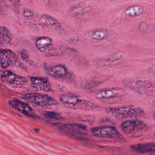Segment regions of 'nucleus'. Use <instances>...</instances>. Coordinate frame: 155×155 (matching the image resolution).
<instances>
[{"label":"nucleus","instance_id":"4c0bfd02","mask_svg":"<svg viewBox=\"0 0 155 155\" xmlns=\"http://www.w3.org/2000/svg\"><path fill=\"white\" fill-rule=\"evenodd\" d=\"M30 78L31 80V81H35L36 80L40 81L41 82L43 80V77H29Z\"/></svg>","mask_w":155,"mask_h":155},{"label":"nucleus","instance_id":"20e7f679","mask_svg":"<svg viewBox=\"0 0 155 155\" xmlns=\"http://www.w3.org/2000/svg\"><path fill=\"white\" fill-rule=\"evenodd\" d=\"M81 87L83 89L88 90L91 92L95 93L97 98L99 99L113 98L116 95V94L111 89L99 90L96 85L94 86L92 84L88 83L82 82L81 83Z\"/></svg>","mask_w":155,"mask_h":155},{"label":"nucleus","instance_id":"ddd939ff","mask_svg":"<svg viewBox=\"0 0 155 155\" xmlns=\"http://www.w3.org/2000/svg\"><path fill=\"white\" fill-rule=\"evenodd\" d=\"M143 127H123L122 128V130L129 137L133 136V133L134 130L137 127L139 130H141L143 129Z\"/></svg>","mask_w":155,"mask_h":155},{"label":"nucleus","instance_id":"0eeeda50","mask_svg":"<svg viewBox=\"0 0 155 155\" xmlns=\"http://www.w3.org/2000/svg\"><path fill=\"white\" fill-rule=\"evenodd\" d=\"M63 96V99L61 97H60V101L64 103H67L68 104H72L74 106H75V104L81 103L83 101L81 99H78L76 96L70 93L66 94Z\"/></svg>","mask_w":155,"mask_h":155},{"label":"nucleus","instance_id":"4d7b16f0","mask_svg":"<svg viewBox=\"0 0 155 155\" xmlns=\"http://www.w3.org/2000/svg\"><path fill=\"white\" fill-rule=\"evenodd\" d=\"M36 94H37V97L38 100H40L41 98L42 95L41 94L36 93Z\"/></svg>","mask_w":155,"mask_h":155},{"label":"nucleus","instance_id":"5fc2aeb1","mask_svg":"<svg viewBox=\"0 0 155 155\" xmlns=\"http://www.w3.org/2000/svg\"><path fill=\"white\" fill-rule=\"evenodd\" d=\"M21 80L23 83H25L26 84L28 82L27 80L24 77H22L21 78Z\"/></svg>","mask_w":155,"mask_h":155},{"label":"nucleus","instance_id":"69168bd1","mask_svg":"<svg viewBox=\"0 0 155 155\" xmlns=\"http://www.w3.org/2000/svg\"><path fill=\"white\" fill-rule=\"evenodd\" d=\"M0 78H1L2 79H3L4 78L6 77V74H0Z\"/></svg>","mask_w":155,"mask_h":155},{"label":"nucleus","instance_id":"72a5a7b5","mask_svg":"<svg viewBox=\"0 0 155 155\" xmlns=\"http://www.w3.org/2000/svg\"><path fill=\"white\" fill-rule=\"evenodd\" d=\"M59 126H86V125L80 123H72L66 124H64L62 125H60Z\"/></svg>","mask_w":155,"mask_h":155},{"label":"nucleus","instance_id":"9b49d317","mask_svg":"<svg viewBox=\"0 0 155 155\" xmlns=\"http://www.w3.org/2000/svg\"><path fill=\"white\" fill-rule=\"evenodd\" d=\"M92 35L94 39L102 40L107 37L108 33L106 30H97L93 32Z\"/></svg>","mask_w":155,"mask_h":155},{"label":"nucleus","instance_id":"3c124183","mask_svg":"<svg viewBox=\"0 0 155 155\" xmlns=\"http://www.w3.org/2000/svg\"><path fill=\"white\" fill-rule=\"evenodd\" d=\"M7 72V73L6 75L7 76H10L11 75H12L13 74V71H12L10 70H6Z\"/></svg>","mask_w":155,"mask_h":155},{"label":"nucleus","instance_id":"58836bf2","mask_svg":"<svg viewBox=\"0 0 155 155\" xmlns=\"http://www.w3.org/2000/svg\"><path fill=\"white\" fill-rule=\"evenodd\" d=\"M29 117H31L33 119L38 120H40L41 117L38 115H37L36 114L34 113L32 114H30Z\"/></svg>","mask_w":155,"mask_h":155},{"label":"nucleus","instance_id":"473e14b6","mask_svg":"<svg viewBox=\"0 0 155 155\" xmlns=\"http://www.w3.org/2000/svg\"><path fill=\"white\" fill-rule=\"evenodd\" d=\"M2 60L0 59V64H1V67L2 69H5L7 68L8 67L10 66L9 63L5 62L4 61H2Z\"/></svg>","mask_w":155,"mask_h":155},{"label":"nucleus","instance_id":"a19ab883","mask_svg":"<svg viewBox=\"0 0 155 155\" xmlns=\"http://www.w3.org/2000/svg\"><path fill=\"white\" fill-rule=\"evenodd\" d=\"M44 68L47 70H48V71H51L50 70V68L51 67H53L54 66H49L48 64L47 63L44 62Z\"/></svg>","mask_w":155,"mask_h":155},{"label":"nucleus","instance_id":"c03bdc74","mask_svg":"<svg viewBox=\"0 0 155 155\" xmlns=\"http://www.w3.org/2000/svg\"><path fill=\"white\" fill-rule=\"evenodd\" d=\"M32 94V93L31 92L30 93H25V98H26V100L28 99H32V97L31 96V95Z\"/></svg>","mask_w":155,"mask_h":155},{"label":"nucleus","instance_id":"423d86ee","mask_svg":"<svg viewBox=\"0 0 155 155\" xmlns=\"http://www.w3.org/2000/svg\"><path fill=\"white\" fill-rule=\"evenodd\" d=\"M134 150L141 152H155V143H147L144 145L139 144L132 146Z\"/></svg>","mask_w":155,"mask_h":155},{"label":"nucleus","instance_id":"e2e57ef3","mask_svg":"<svg viewBox=\"0 0 155 155\" xmlns=\"http://www.w3.org/2000/svg\"><path fill=\"white\" fill-rule=\"evenodd\" d=\"M34 129L35 131V132L36 133H38L39 132L40 129L38 128H34Z\"/></svg>","mask_w":155,"mask_h":155},{"label":"nucleus","instance_id":"f704fd0d","mask_svg":"<svg viewBox=\"0 0 155 155\" xmlns=\"http://www.w3.org/2000/svg\"><path fill=\"white\" fill-rule=\"evenodd\" d=\"M83 82H85L86 83H89V84H92L94 86L95 85L97 86V88H98V89L99 90H100V89H99V86L98 85H97V84H98V85L99 84V85H100V84L102 83L103 82L102 81H99L98 82V81L96 80L95 81H93V84H91V83H89L88 82H86V81H82V82L81 83H81Z\"/></svg>","mask_w":155,"mask_h":155},{"label":"nucleus","instance_id":"a878e982","mask_svg":"<svg viewBox=\"0 0 155 155\" xmlns=\"http://www.w3.org/2000/svg\"><path fill=\"white\" fill-rule=\"evenodd\" d=\"M68 41L71 45L75 46L79 45L80 44L81 41L77 38H73L68 40Z\"/></svg>","mask_w":155,"mask_h":155},{"label":"nucleus","instance_id":"2eb2a0df","mask_svg":"<svg viewBox=\"0 0 155 155\" xmlns=\"http://www.w3.org/2000/svg\"><path fill=\"white\" fill-rule=\"evenodd\" d=\"M120 110V109H117L115 107H109L105 109V111L107 113L110 115H114L118 118H119L120 116V113L118 110Z\"/></svg>","mask_w":155,"mask_h":155},{"label":"nucleus","instance_id":"680f3d73","mask_svg":"<svg viewBox=\"0 0 155 155\" xmlns=\"http://www.w3.org/2000/svg\"><path fill=\"white\" fill-rule=\"evenodd\" d=\"M35 106H41V105H40V102L39 101H37V102H35Z\"/></svg>","mask_w":155,"mask_h":155},{"label":"nucleus","instance_id":"f8f14e48","mask_svg":"<svg viewBox=\"0 0 155 155\" xmlns=\"http://www.w3.org/2000/svg\"><path fill=\"white\" fill-rule=\"evenodd\" d=\"M143 125V126H146V124L143 123L142 120L139 119H136L133 121L131 120L125 121L124 122H122L121 125L119 126H138V125Z\"/></svg>","mask_w":155,"mask_h":155},{"label":"nucleus","instance_id":"0e129e2a","mask_svg":"<svg viewBox=\"0 0 155 155\" xmlns=\"http://www.w3.org/2000/svg\"><path fill=\"white\" fill-rule=\"evenodd\" d=\"M38 84H37L36 85H35V86L34 85L32 86V87L35 88L36 89V91H38V88L37 87V86H38Z\"/></svg>","mask_w":155,"mask_h":155},{"label":"nucleus","instance_id":"4be33fe9","mask_svg":"<svg viewBox=\"0 0 155 155\" xmlns=\"http://www.w3.org/2000/svg\"><path fill=\"white\" fill-rule=\"evenodd\" d=\"M38 40H41L45 43V46L50 45V44L52 41V39L46 36H42L39 37Z\"/></svg>","mask_w":155,"mask_h":155},{"label":"nucleus","instance_id":"13d9d810","mask_svg":"<svg viewBox=\"0 0 155 155\" xmlns=\"http://www.w3.org/2000/svg\"><path fill=\"white\" fill-rule=\"evenodd\" d=\"M25 54H24L23 51H22L21 52V57L23 59H26V58H28V57L27 55H25V56L24 55Z\"/></svg>","mask_w":155,"mask_h":155},{"label":"nucleus","instance_id":"6ab92c4d","mask_svg":"<svg viewBox=\"0 0 155 155\" xmlns=\"http://www.w3.org/2000/svg\"><path fill=\"white\" fill-rule=\"evenodd\" d=\"M1 57H0V59L2 60V61H4L5 62L9 63V62L10 63H12V62L13 61V60H11V57L9 54H8V53H4L3 54L1 53Z\"/></svg>","mask_w":155,"mask_h":155},{"label":"nucleus","instance_id":"f257e3e1","mask_svg":"<svg viewBox=\"0 0 155 155\" xmlns=\"http://www.w3.org/2000/svg\"><path fill=\"white\" fill-rule=\"evenodd\" d=\"M59 131L77 140L88 141L89 139L86 135L88 132L87 127H56Z\"/></svg>","mask_w":155,"mask_h":155},{"label":"nucleus","instance_id":"bb28decb","mask_svg":"<svg viewBox=\"0 0 155 155\" xmlns=\"http://www.w3.org/2000/svg\"><path fill=\"white\" fill-rule=\"evenodd\" d=\"M12 101L14 103L15 105L12 104L11 107L14 108H16V107H19L21 102V101L15 97L12 99Z\"/></svg>","mask_w":155,"mask_h":155},{"label":"nucleus","instance_id":"6e6552de","mask_svg":"<svg viewBox=\"0 0 155 155\" xmlns=\"http://www.w3.org/2000/svg\"><path fill=\"white\" fill-rule=\"evenodd\" d=\"M61 114V113L57 112L48 111L45 114L46 117L48 118H52L53 120L48 119L47 120V122L53 125H55L60 124V123L59 121H57L55 120H59L63 118L62 117H60Z\"/></svg>","mask_w":155,"mask_h":155},{"label":"nucleus","instance_id":"f03ea898","mask_svg":"<svg viewBox=\"0 0 155 155\" xmlns=\"http://www.w3.org/2000/svg\"><path fill=\"white\" fill-rule=\"evenodd\" d=\"M123 85L134 90L139 94L144 93L147 88L152 85L149 81H143L140 78L132 79L125 78L122 80Z\"/></svg>","mask_w":155,"mask_h":155},{"label":"nucleus","instance_id":"5701e85b","mask_svg":"<svg viewBox=\"0 0 155 155\" xmlns=\"http://www.w3.org/2000/svg\"><path fill=\"white\" fill-rule=\"evenodd\" d=\"M101 127H93L91 129V132L94 136H98L101 133Z\"/></svg>","mask_w":155,"mask_h":155},{"label":"nucleus","instance_id":"6e6d98bb","mask_svg":"<svg viewBox=\"0 0 155 155\" xmlns=\"http://www.w3.org/2000/svg\"><path fill=\"white\" fill-rule=\"evenodd\" d=\"M22 114L27 117H29L30 114L29 113V112H28V111L26 110H24Z\"/></svg>","mask_w":155,"mask_h":155},{"label":"nucleus","instance_id":"7c9ffc66","mask_svg":"<svg viewBox=\"0 0 155 155\" xmlns=\"http://www.w3.org/2000/svg\"><path fill=\"white\" fill-rule=\"evenodd\" d=\"M78 61L80 64H82L84 65H87L88 63L84 57L82 56L79 57Z\"/></svg>","mask_w":155,"mask_h":155},{"label":"nucleus","instance_id":"bf43d9fd","mask_svg":"<svg viewBox=\"0 0 155 155\" xmlns=\"http://www.w3.org/2000/svg\"><path fill=\"white\" fill-rule=\"evenodd\" d=\"M109 80L111 82H114L116 81V80L115 78L114 77H111L110 78H109Z\"/></svg>","mask_w":155,"mask_h":155},{"label":"nucleus","instance_id":"c756f323","mask_svg":"<svg viewBox=\"0 0 155 155\" xmlns=\"http://www.w3.org/2000/svg\"><path fill=\"white\" fill-rule=\"evenodd\" d=\"M81 100L83 101L81 102V103H78L77 104H75V105H78V106H79L80 105H81V106H79V107L81 108V106H82V104H85V106H86L87 107H91V108L92 106L93 105L92 103L89 101L87 102L86 101H84V100Z\"/></svg>","mask_w":155,"mask_h":155},{"label":"nucleus","instance_id":"1a4fd4ad","mask_svg":"<svg viewBox=\"0 0 155 155\" xmlns=\"http://www.w3.org/2000/svg\"><path fill=\"white\" fill-rule=\"evenodd\" d=\"M108 127L109 131V138L112 139L119 140L124 141V139L122 135L120 134L115 127Z\"/></svg>","mask_w":155,"mask_h":155},{"label":"nucleus","instance_id":"603ef678","mask_svg":"<svg viewBox=\"0 0 155 155\" xmlns=\"http://www.w3.org/2000/svg\"><path fill=\"white\" fill-rule=\"evenodd\" d=\"M53 101L54 102H53L52 103H50V104H49V105H53L56 106H58V105H59V103L58 102L55 101Z\"/></svg>","mask_w":155,"mask_h":155},{"label":"nucleus","instance_id":"a18cd8bd","mask_svg":"<svg viewBox=\"0 0 155 155\" xmlns=\"http://www.w3.org/2000/svg\"><path fill=\"white\" fill-rule=\"evenodd\" d=\"M47 101H48V104L49 105V104H50V102H52L53 101H55V100H53V98L51 97H47V98H46Z\"/></svg>","mask_w":155,"mask_h":155},{"label":"nucleus","instance_id":"412c9836","mask_svg":"<svg viewBox=\"0 0 155 155\" xmlns=\"http://www.w3.org/2000/svg\"><path fill=\"white\" fill-rule=\"evenodd\" d=\"M101 127V132L99 135H101L103 137H106L109 138V131L108 127Z\"/></svg>","mask_w":155,"mask_h":155},{"label":"nucleus","instance_id":"cd10ccee","mask_svg":"<svg viewBox=\"0 0 155 155\" xmlns=\"http://www.w3.org/2000/svg\"><path fill=\"white\" fill-rule=\"evenodd\" d=\"M39 37H35L34 38V40L36 42L35 44L37 47H44L45 46V43L44 44L42 43L43 41L41 40H38Z\"/></svg>","mask_w":155,"mask_h":155},{"label":"nucleus","instance_id":"aec40b11","mask_svg":"<svg viewBox=\"0 0 155 155\" xmlns=\"http://www.w3.org/2000/svg\"><path fill=\"white\" fill-rule=\"evenodd\" d=\"M125 13L127 16L130 17L136 16L134 6L127 9L125 11Z\"/></svg>","mask_w":155,"mask_h":155},{"label":"nucleus","instance_id":"49530a36","mask_svg":"<svg viewBox=\"0 0 155 155\" xmlns=\"http://www.w3.org/2000/svg\"><path fill=\"white\" fill-rule=\"evenodd\" d=\"M42 83H39L38 84V86L39 87L41 90H43L44 91H46V89L45 88V86Z\"/></svg>","mask_w":155,"mask_h":155},{"label":"nucleus","instance_id":"9d476101","mask_svg":"<svg viewBox=\"0 0 155 155\" xmlns=\"http://www.w3.org/2000/svg\"><path fill=\"white\" fill-rule=\"evenodd\" d=\"M42 19L45 21V25H48L49 24L56 25V28H59L61 27V25L57 21V19H54L51 16L47 14H43L41 15Z\"/></svg>","mask_w":155,"mask_h":155},{"label":"nucleus","instance_id":"8fccbe9b","mask_svg":"<svg viewBox=\"0 0 155 155\" xmlns=\"http://www.w3.org/2000/svg\"><path fill=\"white\" fill-rule=\"evenodd\" d=\"M37 48L40 51L42 52H44L45 50L46 47L45 46L44 47H37Z\"/></svg>","mask_w":155,"mask_h":155},{"label":"nucleus","instance_id":"864d4df0","mask_svg":"<svg viewBox=\"0 0 155 155\" xmlns=\"http://www.w3.org/2000/svg\"><path fill=\"white\" fill-rule=\"evenodd\" d=\"M84 121L85 122H87V123H89V125H92L93 123V121H91L88 119L84 120Z\"/></svg>","mask_w":155,"mask_h":155},{"label":"nucleus","instance_id":"c9c22d12","mask_svg":"<svg viewBox=\"0 0 155 155\" xmlns=\"http://www.w3.org/2000/svg\"><path fill=\"white\" fill-rule=\"evenodd\" d=\"M110 150L113 152L120 153L121 152V149L119 147H111L110 148Z\"/></svg>","mask_w":155,"mask_h":155},{"label":"nucleus","instance_id":"2f4dec72","mask_svg":"<svg viewBox=\"0 0 155 155\" xmlns=\"http://www.w3.org/2000/svg\"><path fill=\"white\" fill-rule=\"evenodd\" d=\"M3 32L4 33L5 32V34L6 35V37L7 38H9V39L11 38L12 37V34H10V31L8 29L5 27H2Z\"/></svg>","mask_w":155,"mask_h":155},{"label":"nucleus","instance_id":"dca6fc26","mask_svg":"<svg viewBox=\"0 0 155 155\" xmlns=\"http://www.w3.org/2000/svg\"><path fill=\"white\" fill-rule=\"evenodd\" d=\"M84 11L83 8L79 6L78 7H71L69 11L71 14H82Z\"/></svg>","mask_w":155,"mask_h":155},{"label":"nucleus","instance_id":"79ce46f5","mask_svg":"<svg viewBox=\"0 0 155 155\" xmlns=\"http://www.w3.org/2000/svg\"><path fill=\"white\" fill-rule=\"evenodd\" d=\"M41 103L43 104V105H41V107H44V108H47V104H48V103L46 99L45 100L42 101Z\"/></svg>","mask_w":155,"mask_h":155},{"label":"nucleus","instance_id":"39448f33","mask_svg":"<svg viewBox=\"0 0 155 155\" xmlns=\"http://www.w3.org/2000/svg\"><path fill=\"white\" fill-rule=\"evenodd\" d=\"M121 55L119 54H114L104 57L102 59H99L98 63H96V64L98 65L97 67L107 66L106 68H108L110 66V64H107L108 62H113L119 60L121 58Z\"/></svg>","mask_w":155,"mask_h":155},{"label":"nucleus","instance_id":"393cba45","mask_svg":"<svg viewBox=\"0 0 155 155\" xmlns=\"http://www.w3.org/2000/svg\"><path fill=\"white\" fill-rule=\"evenodd\" d=\"M136 16H138L141 14L143 12V8L140 5L134 6Z\"/></svg>","mask_w":155,"mask_h":155},{"label":"nucleus","instance_id":"052dcab7","mask_svg":"<svg viewBox=\"0 0 155 155\" xmlns=\"http://www.w3.org/2000/svg\"><path fill=\"white\" fill-rule=\"evenodd\" d=\"M25 103L24 102H22L21 101V102L20 104V107H25Z\"/></svg>","mask_w":155,"mask_h":155},{"label":"nucleus","instance_id":"7ed1b4c3","mask_svg":"<svg viewBox=\"0 0 155 155\" xmlns=\"http://www.w3.org/2000/svg\"><path fill=\"white\" fill-rule=\"evenodd\" d=\"M50 68L51 71L52 72L51 75L55 79H58L63 77V79H67L69 83L74 84L75 82V75L72 71L68 70L67 68L62 64Z\"/></svg>","mask_w":155,"mask_h":155},{"label":"nucleus","instance_id":"4468645a","mask_svg":"<svg viewBox=\"0 0 155 155\" xmlns=\"http://www.w3.org/2000/svg\"><path fill=\"white\" fill-rule=\"evenodd\" d=\"M58 49L61 52H63L65 51L68 52L70 53L71 56L76 58L78 56L79 54L78 53L77 51L71 48H66L62 45H59L58 47Z\"/></svg>","mask_w":155,"mask_h":155},{"label":"nucleus","instance_id":"f3484780","mask_svg":"<svg viewBox=\"0 0 155 155\" xmlns=\"http://www.w3.org/2000/svg\"><path fill=\"white\" fill-rule=\"evenodd\" d=\"M100 123L103 124L104 123H107L110 125H113L114 126L118 125V122L115 120H112L110 118L103 117L101 119Z\"/></svg>","mask_w":155,"mask_h":155},{"label":"nucleus","instance_id":"c85d7f7f","mask_svg":"<svg viewBox=\"0 0 155 155\" xmlns=\"http://www.w3.org/2000/svg\"><path fill=\"white\" fill-rule=\"evenodd\" d=\"M4 53H8L9 55L15 54V53L10 49H0V55L1 53L4 54Z\"/></svg>","mask_w":155,"mask_h":155},{"label":"nucleus","instance_id":"774afa93","mask_svg":"<svg viewBox=\"0 0 155 155\" xmlns=\"http://www.w3.org/2000/svg\"><path fill=\"white\" fill-rule=\"evenodd\" d=\"M21 98L25 100H27L25 98V94H22L21 96Z\"/></svg>","mask_w":155,"mask_h":155},{"label":"nucleus","instance_id":"09e8293b","mask_svg":"<svg viewBox=\"0 0 155 155\" xmlns=\"http://www.w3.org/2000/svg\"><path fill=\"white\" fill-rule=\"evenodd\" d=\"M48 78L47 77L43 78V80L42 81V82H43V84L45 83L49 84V82L48 81Z\"/></svg>","mask_w":155,"mask_h":155},{"label":"nucleus","instance_id":"ea45409f","mask_svg":"<svg viewBox=\"0 0 155 155\" xmlns=\"http://www.w3.org/2000/svg\"><path fill=\"white\" fill-rule=\"evenodd\" d=\"M112 89L114 91L118 90V92L120 93H123L124 91V89L120 87H114Z\"/></svg>","mask_w":155,"mask_h":155},{"label":"nucleus","instance_id":"e433bc0d","mask_svg":"<svg viewBox=\"0 0 155 155\" xmlns=\"http://www.w3.org/2000/svg\"><path fill=\"white\" fill-rule=\"evenodd\" d=\"M132 110H134V113H135L136 115V117H137V116L139 114H140L141 113H143V109L140 110L139 109H137L136 108H133L132 109Z\"/></svg>","mask_w":155,"mask_h":155},{"label":"nucleus","instance_id":"a211bd4d","mask_svg":"<svg viewBox=\"0 0 155 155\" xmlns=\"http://www.w3.org/2000/svg\"><path fill=\"white\" fill-rule=\"evenodd\" d=\"M131 108H129V110L126 112H121L120 113V116L122 115V117H136V115L135 113H134V110H132Z\"/></svg>","mask_w":155,"mask_h":155},{"label":"nucleus","instance_id":"de8ad7c7","mask_svg":"<svg viewBox=\"0 0 155 155\" xmlns=\"http://www.w3.org/2000/svg\"><path fill=\"white\" fill-rule=\"evenodd\" d=\"M45 46L46 47V49L48 51L53 50V48L52 47V44L51 45L50 44V45H49L48 46Z\"/></svg>","mask_w":155,"mask_h":155},{"label":"nucleus","instance_id":"37998d69","mask_svg":"<svg viewBox=\"0 0 155 155\" xmlns=\"http://www.w3.org/2000/svg\"><path fill=\"white\" fill-rule=\"evenodd\" d=\"M154 67L149 68L148 70L149 72L151 75H154L155 74V70Z\"/></svg>","mask_w":155,"mask_h":155},{"label":"nucleus","instance_id":"b1692460","mask_svg":"<svg viewBox=\"0 0 155 155\" xmlns=\"http://www.w3.org/2000/svg\"><path fill=\"white\" fill-rule=\"evenodd\" d=\"M140 31L143 32H146L148 29V26L147 23L145 22H142L139 26Z\"/></svg>","mask_w":155,"mask_h":155},{"label":"nucleus","instance_id":"338daca9","mask_svg":"<svg viewBox=\"0 0 155 155\" xmlns=\"http://www.w3.org/2000/svg\"><path fill=\"white\" fill-rule=\"evenodd\" d=\"M45 87L48 88L49 87H51V86L50 85V84L49 83V84H46V85L45 86Z\"/></svg>","mask_w":155,"mask_h":155}]
</instances>
